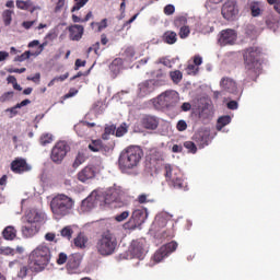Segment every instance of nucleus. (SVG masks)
<instances>
[{"label": "nucleus", "instance_id": "49", "mask_svg": "<svg viewBox=\"0 0 280 280\" xmlns=\"http://www.w3.org/2000/svg\"><path fill=\"white\" fill-rule=\"evenodd\" d=\"M174 12H176V7H174L173 4H167L166 7H164V14H166V16H172Z\"/></svg>", "mask_w": 280, "mask_h": 280}, {"label": "nucleus", "instance_id": "21", "mask_svg": "<svg viewBox=\"0 0 280 280\" xmlns=\"http://www.w3.org/2000/svg\"><path fill=\"white\" fill-rule=\"evenodd\" d=\"M82 264V255L79 253L72 254L68 257L67 270H78Z\"/></svg>", "mask_w": 280, "mask_h": 280}, {"label": "nucleus", "instance_id": "22", "mask_svg": "<svg viewBox=\"0 0 280 280\" xmlns=\"http://www.w3.org/2000/svg\"><path fill=\"white\" fill-rule=\"evenodd\" d=\"M150 93H154V81L148 80L142 82L139 85V96L145 97L147 95H150Z\"/></svg>", "mask_w": 280, "mask_h": 280}, {"label": "nucleus", "instance_id": "20", "mask_svg": "<svg viewBox=\"0 0 280 280\" xmlns=\"http://www.w3.org/2000/svg\"><path fill=\"white\" fill-rule=\"evenodd\" d=\"M119 200V190L112 188L104 194V205L110 207V205H115Z\"/></svg>", "mask_w": 280, "mask_h": 280}, {"label": "nucleus", "instance_id": "19", "mask_svg": "<svg viewBox=\"0 0 280 280\" xmlns=\"http://www.w3.org/2000/svg\"><path fill=\"white\" fill-rule=\"evenodd\" d=\"M70 40H82L84 36V26L80 24H74L68 27Z\"/></svg>", "mask_w": 280, "mask_h": 280}, {"label": "nucleus", "instance_id": "48", "mask_svg": "<svg viewBox=\"0 0 280 280\" xmlns=\"http://www.w3.org/2000/svg\"><path fill=\"white\" fill-rule=\"evenodd\" d=\"M130 215L129 211H124L120 214H117L115 217L116 222H124V220H128V217Z\"/></svg>", "mask_w": 280, "mask_h": 280}, {"label": "nucleus", "instance_id": "38", "mask_svg": "<svg viewBox=\"0 0 280 280\" xmlns=\"http://www.w3.org/2000/svg\"><path fill=\"white\" fill-rule=\"evenodd\" d=\"M74 130L79 137H84L86 135V126L84 125V121L75 125Z\"/></svg>", "mask_w": 280, "mask_h": 280}, {"label": "nucleus", "instance_id": "10", "mask_svg": "<svg viewBox=\"0 0 280 280\" xmlns=\"http://www.w3.org/2000/svg\"><path fill=\"white\" fill-rule=\"evenodd\" d=\"M221 14L225 21H235L240 14L237 0H226L221 9Z\"/></svg>", "mask_w": 280, "mask_h": 280}, {"label": "nucleus", "instance_id": "56", "mask_svg": "<svg viewBox=\"0 0 280 280\" xmlns=\"http://www.w3.org/2000/svg\"><path fill=\"white\" fill-rule=\"evenodd\" d=\"M135 54H136L135 47H132V46L127 47L125 50V56L127 58H135Z\"/></svg>", "mask_w": 280, "mask_h": 280}, {"label": "nucleus", "instance_id": "18", "mask_svg": "<svg viewBox=\"0 0 280 280\" xmlns=\"http://www.w3.org/2000/svg\"><path fill=\"white\" fill-rule=\"evenodd\" d=\"M220 86L223 89V91H226L228 93H232L233 95L237 93V83L235 80L224 77L220 81Z\"/></svg>", "mask_w": 280, "mask_h": 280}, {"label": "nucleus", "instance_id": "60", "mask_svg": "<svg viewBox=\"0 0 280 280\" xmlns=\"http://www.w3.org/2000/svg\"><path fill=\"white\" fill-rule=\"evenodd\" d=\"M27 80L35 84H40V73H36L34 77H27Z\"/></svg>", "mask_w": 280, "mask_h": 280}, {"label": "nucleus", "instance_id": "27", "mask_svg": "<svg viewBox=\"0 0 280 280\" xmlns=\"http://www.w3.org/2000/svg\"><path fill=\"white\" fill-rule=\"evenodd\" d=\"M2 237L8 241H12L16 238V229L14 226L9 225L2 231Z\"/></svg>", "mask_w": 280, "mask_h": 280}, {"label": "nucleus", "instance_id": "59", "mask_svg": "<svg viewBox=\"0 0 280 280\" xmlns=\"http://www.w3.org/2000/svg\"><path fill=\"white\" fill-rule=\"evenodd\" d=\"M75 95H78V90L70 89L69 93L63 95L62 100H69V97H75Z\"/></svg>", "mask_w": 280, "mask_h": 280}, {"label": "nucleus", "instance_id": "14", "mask_svg": "<svg viewBox=\"0 0 280 280\" xmlns=\"http://www.w3.org/2000/svg\"><path fill=\"white\" fill-rule=\"evenodd\" d=\"M159 124L160 119L154 115L145 114L140 118V126L144 128V130H156Z\"/></svg>", "mask_w": 280, "mask_h": 280}, {"label": "nucleus", "instance_id": "41", "mask_svg": "<svg viewBox=\"0 0 280 280\" xmlns=\"http://www.w3.org/2000/svg\"><path fill=\"white\" fill-rule=\"evenodd\" d=\"M61 237H66V240H71V237H73V230L71 226H66L61 230Z\"/></svg>", "mask_w": 280, "mask_h": 280}, {"label": "nucleus", "instance_id": "40", "mask_svg": "<svg viewBox=\"0 0 280 280\" xmlns=\"http://www.w3.org/2000/svg\"><path fill=\"white\" fill-rule=\"evenodd\" d=\"M184 148H186L190 154H196V152H198V147L191 141L184 142Z\"/></svg>", "mask_w": 280, "mask_h": 280}, {"label": "nucleus", "instance_id": "42", "mask_svg": "<svg viewBox=\"0 0 280 280\" xmlns=\"http://www.w3.org/2000/svg\"><path fill=\"white\" fill-rule=\"evenodd\" d=\"M51 141H54V136H51L49 133L43 135L39 139L40 145H47V144L51 143Z\"/></svg>", "mask_w": 280, "mask_h": 280}, {"label": "nucleus", "instance_id": "30", "mask_svg": "<svg viewBox=\"0 0 280 280\" xmlns=\"http://www.w3.org/2000/svg\"><path fill=\"white\" fill-rule=\"evenodd\" d=\"M26 219L28 224H36L43 220V217H40V213L36 211H30L26 215Z\"/></svg>", "mask_w": 280, "mask_h": 280}, {"label": "nucleus", "instance_id": "53", "mask_svg": "<svg viewBox=\"0 0 280 280\" xmlns=\"http://www.w3.org/2000/svg\"><path fill=\"white\" fill-rule=\"evenodd\" d=\"M67 259H69L67 254L60 253L59 256H58V259H57L58 266H62V265L67 264Z\"/></svg>", "mask_w": 280, "mask_h": 280}, {"label": "nucleus", "instance_id": "37", "mask_svg": "<svg viewBox=\"0 0 280 280\" xmlns=\"http://www.w3.org/2000/svg\"><path fill=\"white\" fill-rule=\"evenodd\" d=\"M12 14H14V11L12 10H4L2 12V19H3L4 25L8 26L12 23Z\"/></svg>", "mask_w": 280, "mask_h": 280}, {"label": "nucleus", "instance_id": "31", "mask_svg": "<svg viewBox=\"0 0 280 280\" xmlns=\"http://www.w3.org/2000/svg\"><path fill=\"white\" fill-rule=\"evenodd\" d=\"M85 161H86V155L84 154V152L79 151L74 159V162L72 163L73 170H78V167L82 165Z\"/></svg>", "mask_w": 280, "mask_h": 280}, {"label": "nucleus", "instance_id": "1", "mask_svg": "<svg viewBox=\"0 0 280 280\" xmlns=\"http://www.w3.org/2000/svg\"><path fill=\"white\" fill-rule=\"evenodd\" d=\"M245 79L244 82H257L261 75V49L259 47H249L244 54Z\"/></svg>", "mask_w": 280, "mask_h": 280}, {"label": "nucleus", "instance_id": "12", "mask_svg": "<svg viewBox=\"0 0 280 280\" xmlns=\"http://www.w3.org/2000/svg\"><path fill=\"white\" fill-rule=\"evenodd\" d=\"M237 40V32L232 28L222 30L219 33L218 43L220 47H226V45H233Z\"/></svg>", "mask_w": 280, "mask_h": 280}, {"label": "nucleus", "instance_id": "6", "mask_svg": "<svg viewBox=\"0 0 280 280\" xmlns=\"http://www.w3.org/2000/svg\"><path fill=\"white\" fill-rule=\"evenodd\" d=\"M164 176L168 187L173 189H180L182 191H187V182L183 173L178 168L172 167L170 164L164 165Z\"/></svg>", "mask_w": 280, "mask_h": 280}, {"label": "nucleus", "instance_id": "29", "mask_svg": "<svg viewBox=\"0 0 280 280\" xmlns=\"http://www.w3.org/2000/svg\"><path fill=\"white\" fill-rule=\"evenodd\" d=\"M88 148L91 152H102L104 150V142L100 139L92 140Z\"/></svg>", "mask_w": 280, "mask_h": 280}, {"label": "nucleus", "instance_id": "47", "mask_svg": "<svg viewBox=\"0 0 280 280\" xmlns=\"http://www.w3.org/2000/svg\"><path fill=\"white\" fill-rule=\"evenodd\" d=\"M27 272H30V267L28 266H22L20 268V271L18 273V277L20 279H25V277H27Z\"/></svg>", "mask_w": 280, "mask_h": 280}, {"label": "nucleus", "instance_id": "26", "mask_svg": "<svg viewBox=\"0 0 280 280\" xmlns=\"http://www.w3.org/2000/svg\"><path fill=\"white\" fill-rule=\"evenodd\" d=\"M265 23H266L267 27H269V30H272V28L277 27V25H279V16L276 15L275 13H269L265 18Z\"/></svg>", "mask_w": 280, "mask_h": 280}, {"label": "nucleus", "instance_id": "34", "mask_svg": "<svg viewBox=\"0 0 280 280\" xmlns=\"http://www.w3.org/2000/svg\"><path fill=\"white\" fill-rule=\"evenodd\" d=\"M229 124H231V116H221L218 119L217 128L218 130H222L224 126H229Z\"/></svg>", "mask_w": 280, "mask_h": 280}, {"label": "nucleus", "instance_id": "61", "mask_svg": "<svg viewBox=\"0 0 280 280\" xmlns=\"http://www.w3.org/2000/svg\"><path fill=\"white\" fill-rule=\"evenodd\" d=\"M0 253L1 255H14V249L11 247H2Z\"/></svg>", "mask_w": 280, "mask_h": 280}, {"label": "nucleus", "instance_id": "32", "mask_svg": "<svg viewBox=\"0 0 280 280\" xmlns=\"http://www.w3.org/2000/svg\"><path fill=\"white\" fill-rule=\"evenodd\" d=\"M173 25L177 30H180L182 27H185L187 25V18H185L183 15L176 16L173 21Z\"/></svg>", "mask_w": 280, "mask_h": 280}, {"label": "nucleus", "instance_id": "4", "mask_svg": "<svg viewBox=\"0 0 280 280\" xmlns=\"http://www.w3.org/2000/svg\"><path fill=\"white\" fill-rule=\"evenodd\" d=\"M117 235L115 232L106 230L96 238L95 250L101 257H110L117 252Z\"/></svg>", "mask_w": 280, "mask_h": 280}, {"label": "nucleus", "instance_id": "9", "mask_svg": "<svg viewBox=\"0 0 280 280\" xmlns=\"http://www.w3.org/2000/svg\"><path fill=\"white\" fill-rule=\"evenodd\" d=\"M145 220H148V209H136L132 212L129 221L125 223V229H129V231H135V229H139V226H141V224L145 222Z\"/></svg>", "mask_w": 280, "mask_h": 280}, {"label": "nucleus", "instance_id": "51", "mask_svg": "<svg viewBox=\"0 0 280 280\" xmlns=\"http://www.w3.org/2000/svg\"><path fill=\"white\" fill-rule=\"evenodd\" d=\"M96 27H97V32H102V30H106L108 27V20L103 19L101 22H97Z\"/></svg>", "mask_w": 280, "mask_h": 280}, {"label": "nucleus", "instance_id": "28", "mask_svg": "<svg viewBox=\"0 0 280 280\" xmlns=\"http://www.w3.org/2000/svg\"><path fill=\"white\" fill-rule=\"evenodd\" d=\"M89 242V238L84 233H79L78 236L74 238V246L77 248H86V243Z\"/></svg>", "mask_w": 280, "mask_h": 280}, {"label": "nucleus", "instance_id": "43", "mask_svg": "<svg viewBox=\"0 0 280 280\" xmlns=\"http://www.w3.org/2000/svg\"><path fill=\"white\" fill-rule=\"evenodd\" d=\"M186 71H187L188 75H198V71H200V68H198L194 63H190L187 66Z\"/></svg>", "mask_w": 280, "mask_h": 280}, {"label": "nucleus", "instance_id": "45", "mask_svg": "<svg viewBox=\"0 0 280 280\" xmlns=\"http://www.w3.org/2000/svg\"><path fill=\"white\" fill-rule=\"evenodd\" d=\"M89 3V0H79L75 2V4L72 7L71 12H78L81 8H84Z\"/></svg>", "mask_w": 280, "mask_h": 280}, {"label": "nucleus", "instance_id": "24", "mask_svg": "<svg viewBox=\"0 0 280 280\" xmlns=\"http://www.w3.org/2000/svg\"><path fill=\"white\" fill-rule=\"evenodd\" d=\"M38 233V226L36 224L26 223L22 226V235L24 237H34Z\"/></svg>", "mask_w": 280, "mask_h": 280}, {"label": "nucleus", "instance_id": "52", "mask_svg": "<svg viewBox=\"0 0 280 280\" xmlns=\"http://www.w3.org/2000/svg\"><path fill=\"white\" fill-rule=\"evenodd\" d=\"M176 129L178 130V132H185V130H187V121L178 120Z\"/></svg>", "mask_w": 280, "mask_h": 280}, {"label": "nucleus", "instance_id": "57", "mask_svg": "<svg viewBox=\"0 0 280 280\" xmlns=\"http://www.w3.org/2000/svg\"><path fill=\"white\" fill-rule=\"evenodd\" d=\"M14 95V92H5L4 94H2L0 96V102L3 104L5 102H8V100H10L12 96Z\"/></svg>", "mask_w": 280, "mask_h": 280}, {"label": "nucleus", "instance_id": "8", "mask_svg": "<svg viewBox=\"0 0 280 280\" xmlns=\"http://www.w3.org/2000/svg\"><path fill=\"white\" fill-rule=\"evenodd\" d=\"M69 152H71V147L69 145V142L60 140L56 142V144L52 147L50 152V160L56 165H60L62 164Z\"/></svg>", "mask_w": 280, "mask_h": 280}, {"label": "nucleus", "instance_id": "17", "mask_svg": "<svg viewBox=\"0 0 280 280\" xmlns=\"http://www.w3.org/2000/svg\"><path fill=\"white\" fill-rule=\"evenodd\" d=\"M96 172H95V166L93 165H88L85 167H83L79 173H78V180H80V183H86V180H91L93 179V177L95 176Z\"/></svg>", "mask_w": 280, "mask_h": 280}, {"label": "nucleus", "instance_id": "35", "mask_svg": "<svg viewBox=\"0 0 280 280\" xmlns=\"http://www.w3.org/2000/svg\"><path fill=\"white\" fill-rule=\"evenodd\" d=\"M170 78L174 84H179V82L183 80V72H180V70L171 71Z\"/></svg>", "mask_w": 280, "mask_h": 280}, {"label": "nucleus", "instance_id": "63", "mask_svg": "<svg viewBox=\"0 0 280 280\" xmlns=\"http://www.w3.org/2000/svg\"><path fill=\"white\" fill-rule=\"evenodd\" d=\"M159 65H164V67H172V61H170V59L163 57L160 58L158 61Z\"/></svg>", "mask_w": 280, "mask_h": 280}, {"label": "nucleus", "instance_id": "58", "mask_svg": "<svg viewBox=\"0 0 280 280\" xmlns=\"http://www.w3.org/2000/svg\"><path fill=\"white\" fill-rule=\"evenodd\" d=\"M19 107L13 106V107H10V108H7L5 109V113H10V119H12V117H16V115H19V110H16Z\"/></svg>", "mask_w": 280, "mask_h": 280}, {"label": "nucleus", "instance_id": "62", "mask_svg": "<svg viewBox=\"0 0 280 280\" xmlns=\"http://www.w3.org/2000/svg\"><path fill=\"white\" fill-rule=\"evenodd\" d=\"M80 67H86V61L82 60V59H77L75 63H74L75 71H78V69H80Z\"/></svg>", "mask_w": 280, "mask_h": 280}, {"label": "nucleus", "instance_id": "46", "mask_svg": "<svg viewBox=\"0 0 280 280\" xmlns=\"http://www.w3.org/2000/svg\"><path fill=\"white\" fill-rule=\"evenodd\" d=\"M126 132H128V128L126 127V124H122L116 129L115 135L116 137H124Z\"/></svg>", "mask_w": 280, "mask_h": 280}, {"label": "nucleus", "instance_id": "7", "mask_svg": "<svg viewBox=\"0 0 280 280\" xmlns=\"http://www.w3.org/2000/svg\"><path fill=\"white\" fill-rule=\"evenodd\" d=\"M176 104H178V92L167 90L158 96L155 106L160 110H172Z\"/></svg>", "mask_w": 280, "mask_h": 280}, {"label": "nucleus", "instance_id": "11", "mask_svg": "<svg viewBox=\"0 0 280 280\" xmlns=\"http://www.w3.org/2000/svg\"><path fill=\"white\" fill-rule=\"evenodd\" d=\"M176 248H178V243H176V241H172L166 245H163L154 253L153 261H155V264H160V261H163L165 257H168L170 255H172V253H174Z\"/></svg>", "mask_w": 280, "mask_h": 280}, {"label": "nucleus", "instance_id": "39", "mask_svg": "<svg viewBox=\"0 0 280 280\" xmlns=\"http://www.w3.org/2000/svg\"><path fill=\"white\" fill-rule=\"evenodd\" d=\"M189 34H191V30L189 28V26L186 24L185 26H183L182 28H179L178 32V36L182 39L188 38Z\"/></svg>", "mask_w": 280, "mask_h": 280}, {"label": "nucleus", "instance_id": "23", "mask_svg": "<svg viewBox=\"0 0 280 280\" xmlns=\"http://www.w3.org/2000/svg\"><path fill=\"white\" fill-rule=\"evenodd\" d=\"M16 8H19V10H27L28 12H31V14H34V12L39 9L38 7L34 5V2H32V0H16Z\"/></svg>", "mask_w": 280, "mask_h": 280}, {"label": "nucleus", "instance_id": "15", "mask_svg": "<svg viewBox=\"0 0 280 280\" xmlns=\"http://www.w3.org/2000/svg\"><path fill=\"white\" fill-rule=\"evenodd\" d=\"M129 253L133 259H144L145 247L143 246V242L133 241L130 245Z\"/></svg>", "mask_w": 280, "mask_h": 280}, {"label": "nucleus", "instance_id": "13", "mask_svg": "<svg viewBox=\"0 0 280 280\" xmlns=\"http://www.w3.org/2000/svg\"><path fill=\"white\" fill-rule=\"evenodd\" d=\"M11 172L13 174H25L26 172H32V165L23 158H15L11 162Z\"/></svg>", "mask_w": 280, "mask_h": 280}, {"label": "nucleus", "instance_id": "64", "mask_svg": "<svg viewBox=\"0 0 280 280\" xmlns=\"http://www.w3.org/2000/svg\"><path fill=\"white\" fill-rule=\"evenodd\" d=\"M228 108H229L230 110H237V108H238L237 101H230V102L228 103Z\"/></svg>", "mask_w": 280, "mask_h": 280}, {"label": "nucleus", "instance_id": "55", "mask_svg": "<svg viewBox=\"0 0 280 280\" xmlns=\"http://www.w3.org/2000/svg\"><path fill=\"white\" fill-rule=\"evenodd\" d=\"M148 198H150V195H145V194L139 195L138 196L139 205H145L147 202H150V200H148Z\"/></svg>", "mask_w": 280, "mask_h": 280}, {"label": "nucleus", "instance_id": "3", "mask_svg": "<svg viewBox=\"0 0 280 280\" xmlns=\"http://www.w3.org/2000/svg\"><path fill=\"white\" fill-rule=\"evenodd\" d=\"M51 261V249L45 244L37 246L28 256V268L32 272H43Z\"/></svg>", "mask_w": 280, "mask_h": 280}, {"label": "nucleus", "instance_id": "54", "mask_svg": "<svg viewBox=\"0 0 280 280\" xmlns=\"http://www.w3.org/2000/svg\"><path fill=\"white\" fill-rule=\"evenodd\" d=\"M267 3H269V5H275L273 8L276 12L280 14V0H267Z\"/></svg>", "mask_w": 280, "mask_h": 280}, {"label": "nucleus", "instance_id": "36", "mask_svg": "<svg viewBox=\"0 0 280 280\" xmlns=\"http://www.w3.org/2000/svg\"><path fill=\"white\" fill-rule=\"evenodd\" d=\"M95 207L92 198H86L81 203L82 211H91Z\"/></svg>", "mask_w": 280, "mask_h": 280}, {"label": "nucleus", "instance_id": "33", "mask_svg": "<svg viewBox=\"0 0 280 280\" xmlns=\"http://www.w3.org/2000/svg\"><path fill=\"white\" fill-rule=\"evenodd\" d=\"M250 14L254 18L261 16V8L259 7V2H252L249 4Z\"/></svg>", "mask_w": 280, "mask_h": 280}, {"label": "nucleus", "instance_id": "16", "mask_svg": "<svg viewBox=\"0 0 280 280\" xmlns=\"http://www.w3.org/2000/svg\"><path fill=\"white\" fill-rule=\"evenodd\" d=\"M192 140L199 145V148H207L209 141H211V133L209 130H199L192 136Z\"/></svg>", "mask_w": 280, "mask_h": 280}, {"label": "nucleus", "instance_id": "44", "mask_svg": "<svg viewBox=\"0 0 280 280\" xmlns=\"http://www.w3.org/2000/svg\"><path fill=\"white\" fill-rule=\"evenodd\" d=\"M30 56H32V52L26 50L22 55L15 57V62H25V60H30Z\"/></svg>", "mask_w": 280, "mask_h": 280}, {"label": "nucleus", "instance_id": "2", "mask_svg": "<svg viewBox=\"0 0 280 280\" xmlns=\"http://www.w3.org/2000/svg\"><path fill=\"white\" fill-rule=\"evenodd\" d=\"M143 159V149L139 145H129L125 148L118 156V167L124 174L137 170Z\"/></svg>", "mask_w": 280, "mask_h": 280}, {"label": "nucleus", "instance_id": "25", "mask_svg": "<svg viewBox=\"0 0 280 280\" xmlns=\"http://www.w3.org/2000/svg\"><path fill=\"white\" fill-rule=\"evenodd\" d=\"M162 40L166 43V45H175L178 40V35L174 31H166L162 36Z\"/></svg>", "mask_w": 280, "mask_h": 280}, {"label": "nucleus", "instance_id": "5", "mask_svg": "<svg viewBox=\"0 0 280 280\" xmlns=\"http://www.w3.org/2000/svg\"><path fill=\"white\" fill-rule=\"evenodd\" d=\"M73 207H75V201L65 194L55 196L50 201L51 212L58 220L69 215L73 211Z\"/></svg>", "mask_w": 280, "mask_h": 280}, {"label": "nucleus", "instance_id": "50", "mask_svg": "<svg viewBox=\"0 0 280 280\" xmlns=\"http://www.w3.org/2000/svg\"><path fill=\"white\" fill-rule=\"evenodd\" d=\"M116 130H117V127H115V125H109L105 127V133L103 136V139H106V135H115Z\"/></svg>", "mask_w": 280, "mask_h": 280}]
</instances>
